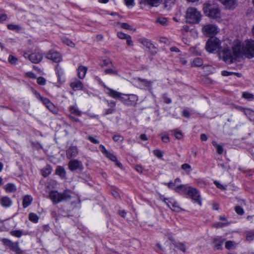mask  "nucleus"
<instances>
[{"label": "nucleus", "instance_id": "f257e3e1", "mask_svg": "<svg viewBox=\"0 0 254 254\" xmlns=\"http://www.w3.org/2000/svg\"><path fill=\"white\" fill-rule=\"evenodd\" d=\"M232 51L230 50V47L223 46L219 56L222 55L223 60L227 63H232L236 59L241 56V45L239 42H236L232 47Z\"/></svg>", "mask_w": 254, "mask_h": 254}, {"label": "nucleus", "instance_id": "f03ea898", "mask_svg": "<svg viewBox=\"0 0 254 254\" xmlns=\"http://www.w3.org/2000/svg\"><path fill=\"white\" fill-rule=\"evenodd\" d=\"M112 98L119 99L124 104L129 106H135L138 101V97L134 94H124L112 90Z\"/></svg>", "mask_w": 254, "mask_h": 254}, {"label": "nucleus", "instance_id": "7ed1b4c3", "mask_svg": "<svg viewBox=\"0 0 254 254\" xmlns=\"http://www.w3.org/2000/svg\"><path fill=\"white\" fill-rule=\"evenodd\" d=\"M72 192L71 190H67L62 193L57 190H52L49 193V197L54 203H59L62 201H65L71 198Z\"/></svg>", "mask_w": 254, "mask_h": 254}, {"label": "nucleus", "instance_id": "20e7f679", "mask_svg": "<svg viewBox=\"0 0 254 254\" xmlns=\"http://www.w3.org/2000/svg\"><path fill=\"white\" fill-rule=\"evenodd\" d=\"M186 19L187 22L189 23L197 24L201 19V14L196 8L190 7L187 9Z\"/></svg>", "mask_w": 254, "mask_h": 254}, {"label": "nucleus", "instance_id": "39448f33", "mask_svg": "<svg viewBox=\"0 0 254 254\" xmlns=\"http://www.w3.org/2000/svg\"><path fill=\"white\" fill-rule=\"evenodd\" d=\"M203 10L206 16L211 19H218L221 17V13L219 8L213 6L210 3H204Z\"/></svg>", "mask_w": 254, "mask_h": 254}, {"label": "nucleus", "instance_id": "423d86ee", "mask_svg": "<svg viewBox=\"0 0 254 254\" xmlns=\"http://www.w3.org/2000/svg\"><path fill=\"white\" fill-rule=\"evenodd\" d=\"M221 41L216 37H211L207 41L205 49L209 53L220 52L221 48Z\"/></svg>", "mask_w": 254, "mask_h": 254}, {"label": "nucleus", "instance_id": "0eeeda50", "mask_svg": "<svg viewBox=\"0 0 254 254\" xmlns=\"http://www.w3.org/2000/svg\"><path fill=\"white\" fill-rule=\"evenodd\" d=\"M242 54L248 58L254 57V41H245L242 48L241 47V55Z\"/></svg>", "mask_w": 254, "mask_h": 254}, {"label": "nucleus", "instance_id": "6e6552de", "mask_svg": "<svg viewBox=\"0 0 254 254\" xmlns=\"http://www.w3.org/2000/svg\"><path fill=\"white\" fill-rule=\"evenodd\" d=\"M35 94L37 98L40 100L46 106L47 109L54 114H58L59 109L56 107L48 99L41 96L39 93L35 91Z\"/></svg>", "mask_w": 254, "mask_h": 254}, {"label": "nucleus", "instance_id": "1a4fd4ad", "mask_svg": "<svg viewBox=\"0 0 254 254\" xmlns=\"http://www.w3.org/2000/svg\"><path fill=\"white\" fill-rule=\"evenodd\" d=\"M202 32L204 35L210 37L216 35L218 32V29L216 25L208 23L203 25Z\"/></svg>", "mask_w": 254, "mask_h": 254}, {"label": "nucleus", "instance_id": "9d476101", "mask_svg": "<svg viewBox=\"0 0 254 254\" xmlns=\"http://www.w3.org/2000/svg\"><path fill=\"white\" fill-rule=\"evenodd\" d=\"M2 242L4 245L8 247L16 254H22L23 253V251L20 248L18 242H13L7 239H3Z\"/></svg>", "mask_w": 254, "mask_h": 254}, {"label": "nucleus", "instance_id": "9b49d317", "mask_svg": "<svg viewBox=\"0 0 254 254\" xmlns=\"http://www.w3.org/2000/svg\"><path fill=\"white\" fill-rule=\"evenodd\" d=\"M186 192L199 205H201V200L200 199L199 191L191 187H188L186 189Z\"/></svg>", "mask_w": 254, "mask_h": 254}, {"label": "nucleus", "instance_id": "f8f14e48", "mask_svg": "<svg viewBox=\"0 0 254 254\" xmlns=\"http://www.w3.org/2000/svg\"><path fill=\"white\" fill-rule=\"evenodd\" d=\"M46 58L56 63H59L62 60V57L61 54L55 51H49L47 54Z\"/></svg>", "mask_w": 254, "mask_h": 254}, {"label": "nucleus", "instance_id": "ddd939ff", "mask_svg": "<svg viewBox=\"0 0 254 254\" xmlns=\"http://www.w3.org/2000/svg\"><path fill=\"white\" fill-rule=\"evenodd\" d=\"M29 60L33 63L38 64L43 59V54L38 51H35L28 55Z\"/></svg>", "mask_w": 254, "mask_h": 254}, {"label": "nucleus", "instance_id": "4468645a", "mask_svg": "<svg viewBox=\"0 0 254 254\" xmlns=\"http://www.w3.org/2000/svg\"><path fill=\"white\" fill-rule=\"evenodd\" d=\"M220 2L226 9L230 10H234L237 5L236 0H220Z\"/></svg>", "mask_w": 254, "mask_h": 254}, {"label": "nucleus", "instance_id": "2eb2a0df", "mask_svg": "<svg viewBox=\"0 0 254 254\" xmlns=\"http://www.w3.org/2000/svg\"><path fill=\"white\" fill-rule=\"evenodd\" d=\"M83 167L81 162L77 160H72L68 163V168L71 171L82 169Z\"/></svg>", "mask_w": 254, "mask_h": 254}, {"label": "nucleus", "instance_id": "dca6fc26", "mask_svg": "<svg viewBox=\"0 0 254 254\" xmlns=\"http://www.w3.org/2000/svg\"><path fill=\"white\" fill-rule=\"evenodd\" d=\"M78 153V150L76 146H71L66 150V157L68 159H70L72 157H75Z\"/></svg>", "mask_w": 254, "mask_h": 254}, {"label": "nucleus", "instance_id": "f3484780", "mask_svg": "<svg viewBox=\"0 0 254 254\" xmlns=\"http://www.w3.org/2000/svg\"><path fill=\"white\" fill-rule=\"evenodd\" d=\"M0 204L4 207H8L12 204V201L7 196H3L0 198Z\"/></svg>", "mask_w": 254, "mask_h": 254}, {"label": "nucleus", "instance_id": "a211bd4d", "mask_svg": "<svg viewBox=\"0 0 254 254\" xmlns=\"http://www.w3.org/2000/svg\"><path fill=\"white\" fill-rule=\"evenodd\" d=\"M70 85L71 87L74 90H83V83L80 80H75L73 82H72Z\"/></svg>", "mask_w": 254, "mask_h": 254}, {"label": "nucleus", "instance_id": "6ab92c4d", "mask_svg": "<svg viewBox=\"0 0 254 254\" xmlns=\"http://www.w3.org/2000/svg\"><path fill=\"white\" fill-rule=\"evenodd\" d=\"M87 67L83 65H80L77 68V75L79 78L83 79L87 72Z\"/></svg>", "mask_w": 254, "mask_h": 254}, {"label": "nucleus", "instance_id": "aec40b11", "mask_svg": "<svg viewBox=\"0 0 254 254\" xmlns=\"http://www.w3.org/2000/svg\"><path fill=\"white\" fill-rule=\"evenodd\" d=\"M224 241L225 239L221 237H217L214 239L213 243L217 250H221L222 249V244Z\"/></svg>", "mask_w": 254, "mask_h": 254}, {"label": "nucleus", "instance_id": "412c9836", "mask_svg": "<svg viewBox=\"0 0 254 254\" xmlns=\"http://www.w3.org/2000/svg\"><path fill=\"white\" fill-rule=\"evenodd\" d=\"M33 200L32 197L29 195H25L23 199L22 205L24 208H26L31 204Z\"/></svg>", "mask_w": 254, "mask_h": 254}, {"label": "nucleus", "instance_id": "4be33fe9", "mask_svg": "<svg viewBox=\"0 0 254 254\" xmlns=\"http://www.w3.org/2000/svg\"><path fill=\"white\" fill-rule=\"evenodd\" d=\"M145 4L149 5L150 6H157L161 3L162 0H144Z\"/></svg>", "mask_w": 254, "mask_h": 254}, {"label": "nucleus", "instance_id": "5701e85b", "mask_svg": "<svg viewBox=\"0 0 254 254\" xmlns=\"http://www.w3.org/2000/svg\"><path fill=\"white\" fill-rule=\"evenodd\" d=\"M4 189L6 192H12L16 190L15 186L13 184H7L4 186Z\"/></svg>", "mask_w": 254, "mask_h": 254}, {"label": "nucleus", "instance_id": "b1692460", "mask_svg": "<svg viewBox=\"0 0 254 254\" xmlns=\"http://www.w3.org/2000/svg\"><path fill=\"white\" fill-rule=\"evenodd\" d=\"M171 202V209L176 212H179L181 211L182 208L179 206L177 202L175 200H172Z\"/></svg>", "mask_w": 254, "mask_h": 254}, {"label": "nucleus", "instance_id": "393cba45", "mask_svg": "<svg viewBox=\"0 0 254 254\" xmlns=\"http://www.w3.org/2000/svg\"><path fill=\"white\" fill-rule=\"evenodd\" d=\"M181 182V180L179 178H177L175 180L174 182H170L167 184L168 187L171 189H174Z\"/></svg>", "mask_w": 254, "mask_h": 254}, {"label": "nucleus", "instance_id": "a878e982", "mask_svg": "<svg viewBox=\"0 0 254 254\" xmlns=\"http://www.w3.org/2000/svg\"><path fill=\"white\" fill-rule=\"evenodd\" d=\"M112 162L115 163L116 166L119 168L121 170H124L125 168L123 164L119 161L115 156L112 155Z\"/></svg>", "mask_w": 254, "mask_h": 254}, {"label": "nucleus", "instance_id": "bb28decb", "mask_svg": "<svg viewBox=\"0 0 254 254\" xmlns=\"http://www.w3.org/2000/svg\"><path fill=\"white\" fill-rule=\"evenodd\" d=\"M51 171L52 169L50 166H47L41 170V173L43 177H47L51 174Z\"/></svg>", "mask_w": 254, "mask_h": 254}, {"label": "nucleus", "instance_id": "cd10ccee", "mask_svg": "<svg viewBox=\"0 0 254 254\" xmlns=\"http://www.w3.org/2000/svg\"><path fill=\"white\" fill-rule=\"evenodd\" d=\"M203 60L200 58H195L192 62V66L199 67L203 64Z\"/></svg>", "mask_w": 254, "mask_h": 254}, {"label": "nucleus", "instance_id": "c85d7f7f", "mask_svg": "<svg viewBox=\"0 0 254 254\" xmlns=\"http://www.w3.org/2000/svg\"><path fill=\"white\" fill-rule=\"evenodd\" d=\"M56 173L57 175H59L60 177L62 178H64L65 176V172L64 169L61 166H59L57 168L56 170Z\"/></svg>", "mask_w": 254, "mask_h": 254}, {"label": "nucleus", "instance_id": "c756f323", "mask_svg": "<svg viewBox=\"0 0 254 254\" xmlns=\"http://www.w3.org/2000/svg\"><path fill=\"white\" fill-rule=\"evenodd\" d=\"M212 144L216 148L217 152L219 154H221L223 153V148L222 145L218 144L215 141L212 142Z\"/></svg>", "mask_w": 254, "mask_h": 254}, {"label": "nucleus", "instance_id": "7c9ffc66", "mask_svg": "<svg viewBox=\"0 0 254 254\" xmlns=\"http://www.w3.org/2000/svg\"><path fill=\"white\" fill-rule=\"evenodd\" d=\"M29 219L31 221L34 223H37L38 221L39 217L36 214L30 213L29 214Z\"/></svg>", "mask_w": 254, "mask_h": 254}, {"label": "nucleus", "instance_id": "2f4dec72", "mask_svg": "<svg viewBox=\"0 0 254 254\" xmlns=\"http://www.w3.org/2000/svg\"><path fill=\"white\" fill-rule=\"evenodd\" d=\"M156 22L161 25L164 26L167 24L168 20L165 17H159L157 19Z\"/></svg>", "mask_w": 254, "mask_h": 254}, {"label": "nucleus", "instance_id": "473e14b6", "mask_svg": "<svg viewBox=\"0 0 254 254\" xmlns=\"http://www.w3.org/2000/svg\"><path fill=\"white\" fill-rule=\"evenodd\" d=\"M246 234L247 241L250 242L254 240V231H248Z\"/></svg>", "mask_w": 254, "mask_h": 254}, {"label": "nucleus", "instance_id": "72a5a7b5", "mask_svg": "<svg viewBox=\"0 0 254 254\" xmlns=\"http://www.w3.org/2000/svg\"><path fill=\"white\" fill-rule=\"evenodd\" d=\"M174 245L176 248H177L181 251H183V252H186V247L184 244L181 243H175Z\"/></svg>", "mask_w": 254, "mask_h": 254}, {"label": "nucleus", "instance_id": "f704fd0d", "mask_svg": "<svg viewBox=\"0 0 254 254\" xmlns=\"http://www.w3.org/2000/svg\"><path fill=\"white\" fill-rule=\"evenodd\" d=\"M138 80L142 83V84L147 87H151L152 82L150 81H148L145 79H142L140 78H138Z\"/></svg>", "mask_w": 254, "mask_h": 254}, {"label": "nucleus", "instance_id": "c9c22d12", "mask_svg": "<svg viewBox=\"0 0 254 254\" xmlns=\"http://www.w3.org/2000/svg\"><path fill=\"white\" fill-rule=\"evenodd\" d=\"M235 246L236 243L234 241H228L226 242L225 243V248L228 250L234 248L235 247Z\"/></svg>", "mask_w": 254, "mask_h": 254}, {"label": "nucleus", "instance_id": "e433bc0d", "mask_svg": "<svg viewBox=\"0 0 254 254\" xmlns=\"http://www.w3.org/2000/svg\"><path fill=\"white\" fill-rule=\"evenodd\" d=\"M7 27L9 30H19L21 29V27L19 25L13 24H8Z\"/></svg>", "mask_w": 254, "mask_h": 254}, {"label": "nucleus", "instance_id": "4c0bfd02", "mask_svg": "<svg viewBox=\"0 0 254 254\" xmlns=\"http://www.w3.org/2000/svg\"><path fill=\"white\" fill-rule=\"evenodd\" d=\"M186 189H188L185 185L179 184L174 190L177 192H180L181 191L184 190L186 192Z\"/></svg>", "mask_w": 254, "mask_h": 254}, {"label": "nucleus", "instance_id": "58836bf2", "mask_svg": "<svg viewBox=\"0 0 254 254\" xmlns=\"http://www.w3.org/2000/svg\"><path fill=\"white\" fill-rule=\"evenodd\" d=\"M100 148L101 149V151L104 154H105L107 158H108L110 159H111V155L110 153H109L107 151V150L106 149V148H105V147L103 145H101L100 146Z\"/></svg>", "mask_w": 254, "mask_h": 254}, {"label": "nucleus", "instance_id": "ea45409f", "mask_svg": "<svg viewBox=\"0 0 254 254\" xmlns=\"http://www.w3.org/2000/svg\"><path fill=\"white\" fill-rule=\"evenodd\" d=\"M114 24L120 25L121 28L125 29L131 30V26L127 23L115 22Z\"/></svg>", "mask_w": 254, "mask_h": 254}, {"label": "nucleus", "instance_id": "a19ab883", "mask_svg": "<svg viewBox=\"0 0 254 254\" xmlns=\"http://www.w3.org/2000/svg\"><path fill=\"white\" fill-rule=\"evenodd\" d=\"M140 42L144 46H145L146 48H149L152 45V44L151 42L147 39H143L140 40Z\"/></svg>", "mask_w": 254, "mask_h": 254}, {"label": "nucleus", "instance_id": "79ce46f5", "mask_svg": "<svg viewBox=\"0 0 254 254\" xmlns=\"http://www.w3.org/2000/svg\"><path fill=\"white\" fill-rule=\"evenodd\" d=\"M182 169L185 170L188 174H189L191 171V166L187 163L183 164L182 166Z\"/></svg>", "mask_w": 254, "mask_h": 254}, {"label": "nucleus", "instance_id": "37998d69", "mask_svg": "<svg viewBox=\"0 0 254 254\" xmlns=\"http://www.w3.org/2000/svg\"><path fill=\"white\" fill-rule=\"evenodd\" d=\"M172 132H173V134L176 138L178 139H181L183 137L182 133L177 129L174 130Z\"/></svg>", "mask_w": 254, "mask_h": 254}, {"label": "nucleus", "instance_id": "c03bdc74", "mask_svg": "<svg viewBox=\"0 0 254 254\" xmlns=\"http://www.w3.org/2000/svg\"><path fill=\"white\" fill-rule=\"evenodd\" d=\"M70 111L71 113H74L77 116H80L81 115L80 111L75 106L71 107L70 108Z\"/></svg>", "mask_w": 254, "mask_h": 254}, {"label": "nucleus", "instance_id": "a18cd8bd", "mask_svg": "<svg viewBox=\"0 0 254 254\" xmlns=\"http://www.w3.org/2000/svg\"><path fill=\"white\" fill-rule=\"evenodd\" d=\"M63 42L64 44H66L68 46L72 48L75 47V44L68 39H64L63 40Z\"/></svg>", "mask_w": 254, "mask_h": 254}, {"label": "nucleus", "instance_id": "49530a36", "mask_svg": "<svg viewBox=\"0 0 254 254\" xmlns=\"http://www.w3.org/2000/svg\"><path fill=\"white\" fill-rule=\"evenodd\" d=\"M10 234L12 236L20 238L22 235V232L20 230H13L10 232Z\"/></svg>", "mask_w": 254, "mask_h": 254}, {"label": "nucleus", "instance_id": "de8ad7c7", "mask_svg": "<svg viewBox=\"0 0 254 254\" xmlns=\"http://www.w3.org/2000/svg\"><path fill=\"white\" fill-rule=\"evenodd\" d=\"M113 139L116 142H121L123 141L124 137H123V136H122L120 135L117 134V135H115L114 136Z\"/></svg>", "mask_w": 254, "mask_h": 254}, {"label": "nucleus", "instance_id": "09e8293b", "mask_svg": "<svg viewBox=\"0 0 254 254\" xmlns=\"http://www.w3.org/2000/svg\"><path fill=\"white\" fill-rule=\"evenodd\" d=\"M153 154L156 157L161 158L163 156V153L162 151L159 149H155L153 151Z\"/></svg>", "mask_w": 254, "mask_h": 254}, {"label": "nucleus", "instance_id": "8fccbe9b", "mask_svg": "<svg viewBox=\"0 0 254 254\" xmlns=\"http://www.w3.org/2000/svg\"><path fill=\"white\" fill-rule=\"evenodd\" d=\"M126 5L129 7H132L134 5V0H124Z\"/></svg>", "mask_w": 254, "mask_h": 254}, {"label": "nucleus", "instance_id": "3c124183", "mask_svg": "<svg viewBox=\"0 0 254 254\" xmlns=\"http://www.w3.org/2000/svg\"><path fill=\"white\" fill-rule=\"evenodd\" d=\"M8 61L11 64H15L17 61V59L12 55H10L8 58Z\"/></svg>", "mask_w": 254, "mask_h": 254}, {"label": "nucleus", "instance_id": "603ef678", "mask_svg": "<svg viewBox=\"0 0 254 254\" xmlns=\"http://www.w3.org/2000/svg\"><path fill=\"white\" fill-rule=\"evenodd\" d=\"M117 36L119 38L121 39H126L127 38L128 36V35H127L122 32H118L117 33Z\"/></svg>", "mask_w": 254, "mask_h": 254}, {"label": "nucleus", "instance_id": "864d4df0", "mask_svg": "<svg viewBox=\"0 0 254 254\" xmlns=\"http://www.w3.org/2000/svg\"><path fill=\"white\" fill-rule=\"evenodd\" d=\"M163 201L165 203V204L169 207H170V208H171L172 206H171V201L172 200H175L174 199H172V198H170V199H168V198H164L163 199Z\"/></svg>", "mask_w": 254, "mask_h": 254}, {"label": "nucleus", "instance_id": "5fc2aeb1", "mask_svg": "<svg viewBox=\"0 0 254 254\" xmlns=\"http://www.w3.org/2000/svg\"><path fill=\"white\" fill-rule=\"evenodd\" d=\"M235 210L236 212L239 215H242L244 213L243 209L239 206H236L235 208Z\"/></svg>", "mask_w": 254, "mask_h": 254}, {"label": "nucleus", "instance_id": "6e6d98bb", "mask_svg": "<svg viewBox=\"0 0 254 254\" xmlns=\"http://www.w3.org/2000/svg\"><path fill=\"white\" fill-rule=\"evenodd\" d=\"M244 113L245 114V115L247 116H248L250 120H252V119L251 118L250 116L251 115H254V112L253 111H251L249 109H247L246 110L244 111Z\"/></svg>", "mask_w": 254, "mask_h": 254}, {"label": "nucleus", "instance_id": "4d7b16f0", "mask_svg": "<svg viewBox=\"0 0 254 254\" xmlns=\"http://www.w3.org/2000/svg\"><path fill=\"white\" fill-rule=\"evenodd\" d=\"M243 97L247 99H251L254 98V95L251 93H244L243 94Z\"/></svg>", "mask_w": 254, "mask_h": 254}, {"label": "nucleus", "instance_id": "13d9d810", "mask_svg": "<svg viewBox=\"0 0 254 254\" xmlns=\"http://www.w3.org/2000/svg\"><path fill=\"white\" fill-rule=\"evenodd\" d=\"M214 183L218 189H221L222 190H226V188L224 186L221 185L220 183H219L218 182L215 181H214Z\"/></svg>", "mask_w": 254, "mask_h": 254}, {"label": "nucleus", "instance_id": "bf43d9fd", "mask_svg": "<svg viewBox=\"0 0 254 254\" xmlns=\"http://www.w3.org/2000/svg\"><path fill=\"white\" fill-rule=\"evenodd\" d=\"M37 83L40 85H44L46 83V80L43 77H40L37 78Z\"/></svg>", "mask_w": 254, "mask_h": 254}, {"label": "nucleus", "instance_id": "052dcab7", "mask_svg": "<svg viewBox=\"0 0 254 254\" xmlns=\"http://www.w3.org/2000/svg\"><path fill=\"white\" fill-rule=\"evenodd\" d=\"M112 195L117 199H120L121 198L119 193L116 190H112Z\"/></svg>", "mask_w": 254, "mask_h": 254}, {"label": "nucleus", "instance_id": "680f3d73", "mask_svg": "<svg viewBox=\"0 0 254 254\" xmlns=\"http://www.w3.org/2000/svg\"><path fill=\"white\" fill-rule=\"evenodd\" d=\"M118 214L123 218H125L127 212L124 210H120L118 211Z\"/></svg>", "mask_w": 254, "mask_h": 254}, {"label": "nucleus", "instance_id": "e2e57ef3", "mask_svg": "<svg viewBox=\"0 0 254 254\" xmlns=\"http://www.w3.org/2000/svg\"><path fill=\"white\" fill-rule=\"evenodd\" d=\"M88 139L90 141H91L92 143H94V144H98L99 143V141L98 140H97V139L94 138L93 137H92V136H88Z\"/></svg>", "mask_w": 254, "mask_h": 254}, {"label": "nucleus", "instance_id": "0e129e2a", "mask_svg": "<svg viewBox=\"0 0 254 254\" xmlns=\"http://www.w3.org/2000/svg\"><path fill=\"white\" fill-rule=\"evenodd\" d=\"M127 44L128 46H132L133 45V42L131 40V37L130 35H128V36L127 38Z\"/></svg>", "mask_w": 254, "mask_h": 254}, {"label": "nucleus", "instance_id": "69168bd1", "mask_svg": "<svg viewBox=\"0 0 254 254\" xmlns=\"http://www.w3.org/2000/svg\"><path fill=\"white\" fill-rule=\"evenodd\" d=\"M161 138L162 141L164 142L168 143L170 141V138L168 135H162Z\"/></svg>", "mask_w": 254, "mask_h": 254}, {"label": "nucleus", "instance_id": "338daca9", "mask_svg": "<svg viewBox=\"0 0 254 254\" xmlns=\"http://www.w3.org/2000/svg\"><path fill=\"white\" fill-rule=\"evenodd\" d=\"M120 18V16L116 13L112 12V20H118Z\"/></svg>", "mask_w": 254, "mask_h": 254}, {"label": "nucleus", "instance_id": "774afa93", "mask_svg": "<svg viewBox=\"0 0 254 254\" xmlns=\"http://www.w3.org/2000/svg\"><path fill=\"white\" fill-rule=\"evenodd\" d=\"M7 19V16L5 14H2L0 15V22L5 21Z\"/></svg>", "mask_w": 254, "mask_h": 254}]
</instances>
